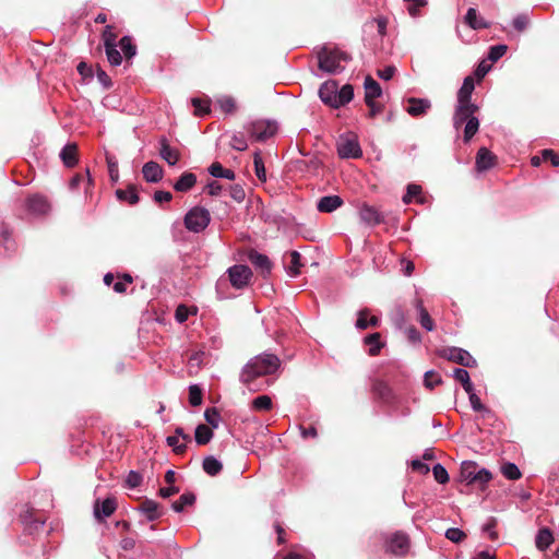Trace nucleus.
<instances>
[{
    "mask_svg": "<svg viewBox=\"0 0 559 559\" xmlns=\"http://www.w3.org/2000/svg\"><path fill=\"white\" fill-rule=\"evenodd\" d=\"M197 183V176L193 173L185 171L175 182L174 189L178 192H187Z\"/></svg>",
    "mask_w": 559,
    "mask_h": 559,
    "instance_id": "nucleus-29",
    "label": "nucleus"
},
{
    "mask_svg": "<svg viewBox=\"0 0 559 559\" xmlns=\"http://www.w3.org/2000/svg\"><path fill=\"white\" fill-rule=\"evenodd\" d=\"M337 87L336 81L330 80L324 82L319 88L320 99L332 108H336Z\"/></svg>",
    "mask_w": 559,
    "mask_h": 559,
    "instance_id": "nucleus-14",
    "label": "nucleus"
},
{
    "mask_svg": "<svg viewBox=\"0 0 559 559\" xmlns=\"http://www.w3.org/2000/svg\"><path fill=\"white\" fill-rule=\"evenodd\" d=\"M497 164V156L491 153L487 147H480L476 155V168L478 171H486L495 167Z\"/></svg>",
    "mask_w": 559,
    "mask_h": 559,
    "instance_id": "nucleus-15",
    "label": "nucleus"
},
{
    "mask_svg": "<svg viewBox=\"0 0 559 559\" xmlns=\"http://www.w3.org/2000/svg\"><path fill=\"white\" fill-rule=\"evenodd\" d=\"M369 108L368 117L373 119L377 115L383 111V105L377 103L376 100H371L366 103Z\"/></svg>",
    "mask_w": 559,
    "mask_h": 559,
    "instance_id": "nucleus-63",
    "label": "nucleus"
},
{
    "mask_svg": "<svg viewBox=\"0 0 559 559\" xmlns=\"http://www.w3.org/2000/svg\"><path fill=\"white\" fill-rule=\"evenodd\" d=\"M281 365L276 355L262 354L250 359L243 367L240 381L251 390V383L259 377L273 374Z\"/></svg>",
    "mask_w": 559,
    "mask_h": 559,
    "instance_id": "nucleus-1",
    "label": "nucleus"
},
{
    "mask_svg": "<svg viewBox=\"0 0 559 559\" xmlns=\"http://www.w3.org/2000/svg\"><path fill=\"white\" fill-rule=\"evenodd\" d=\"M508 47L506 45H496L490 47L488 59L496 62L498 61L506 52Z\"/></svg>",
    "mask_w": 559,
    "mask_h": 559,
    "instance_id": "nucleus-55",
    "label": "nucleus"
},
{
    "mask_svg": "<svg viewBox=\"0 0 559 559\" xmlns=\"http://www.w3.org/2000/svg\"><path fill=\"white\" fill-rule=\"evenodd\" d=\"M337 153L342 158H358L362 152L357 141L345 140L337 145Z\"/></svg>",
    "mask_w": 559,
    "mask_h": 559,
    "instance_id": "nucleus-18",
    "label": "nucleus"
},
{
    "mask_svg": "<svg viewBox=\"0 0 559 559\" xmlns=\"http://www.w3.org/2000/svg\"><path fill=\"white\" fill-rule=\"evenodd\" d=\"M414 306L418 311V321L420 325L427 330V331H433L435 330V322L430 314L428 313L427 309L423 305L421 299H415Z\"/></svg>",
    "mask_w": 559,
    "mask_h": 559,
    "instance_id": "nucleus-28",
    "label": "nucleus"
},
{
    "mask_svg": "<svg viewBox=\"0 0 559 559\" xmlns=\"http://www.w3.org/2000/svg\"><path fill=\"white\" fill-rule=\"evenodd\" d=\"M106 56L111 66H119L122 62L121 53L117 50V46L105 47Z\"/></svg>",
    "mask_w": 559,
    "mask_h": 559,
    "instance_id": "nucleus-50",
    "label": "nucleus"
},
{
    "mask_svg": "<svg viewBox=\"0 0 559 559\" xmlns=\"http://www.w3.org/2000/svg\"><path fill=\"white\" fill-rule=\"evenodd\" d=\"M364 343L369 346L368 354L370 356L379 355L380 350L384 347V343L381 342V334L379 332L367 335L364 338Z\"/></svg>",
    "mask_w": 559,
    "mask_h": 559,
    "instance_id": "nucleus-31",
    "label": "nucleus"
},
{
    "mask_svg": "<svg viewBox=\"0 0 559 559\" xmlns=\"http://www.w3.org/2000/svg\"><path fill=\"white\" fill-rule=\"evenodd\" d=\"M104 46H117L116 40L118 37V33L115 31V26L107 25L102 34Z\"/></svg>",
    "mask_w": 559,
    "mask_h": 559,
    "instance_id": "nucleus-45",
    "label": "nucleus"
},
{
    "mask_svg": "<svg viewBox=\"0 0 559 559\" xmlns=\"http://www.w3.org/2000/svg\"><path fill=\"white\" fill-rule=\"evenodd\" d=\"M408 106L406 108L407 114L413 117H419L425 115L428 109L431 108L430 100L426 98L411 97L407 99Z\"/></svg>",
    "mask_w": 559,
    "mask_h": 559,
    "instance_id": "nucleus-20",
    "label": "nucleus"
},
{
    "mask_svg": "<svg viewBox=\"0 0 559 559\" xmlns=\"http://www.w3.org/2000/svg\"><path fill=\"white\" fill-rule=\"evenodd\" d=\"M465 23L473 29L488 28L489 24L477 14V10L469 8L465 15Z\"/></svg>",
    "mask_w": 559,
    "mask_h": 559,
    "instance_id": "nucleus-30",
    "label": "nucleus"
},
{
    "mask_svg": "<svg viewBox=\"0 0 559 559\" xmlns=\"http://www.w3.org/2000/svg\"><path fill=\"white\" fill-rule=\"evenodd\" d=\"M277 130L276 123L269 120H257L250 123L248 132L257 141H265Z\"/></svg>",
    "mask_w": 559,
    "mask_h": 559,
    "instance_id": "nucleus-8",
    "label": "nucleus"
},
{
    "mask_svg": "<svg viewBox=\"0 0 559 559\" xmlns=\"http://www.w3.org/2000/svg\"><path fill=\"white\" fill-rule=\"evenodd\" d=\"M204 418L211 428H217L219 423V412L216 407H209L204 412Z\"/></svg>",
    "mask_w": 559,
    "mask_h": 559,
    "instance_id": "nucleus-47",
    "label": "nucleus"
},
{
    "mask_svg": "<svg viewBox=\"0 0 559 559\" xmlns=\"http://www.w3.org/2000/svg\"><path fill=\"white\" fill-rule=\"evenodd\" d=\"M371 391L377 399L385 404H393L396 400L392 388L381 379H374L372 381Z\"/></svg>",
    "mask_w": 559,
    "mask_h": 559,
    "instance_id": "nucleus-12",
    "label": "nucleus"
},
{
    "mask_svg": "<svg viewBox=\"0 0 559 559\" xmlns=\"http://www.w3.org/2000/svg\"><path fill=\"white\" fill-rule=\"evenodd\" d=\"M60 158L68 168L74 167L79 162V147L76 143H68L60 152Z\"/></svg>",
    "mask_w": 559,
    "mask_h": 559,
    "instance_id": "nucleus-21",
    "label": "nucleus"
},
{
    "mask_svg": "<svg viewBox=\"0 0 559 559\" xmlns=\"http://www.w3.org/2000/svg\"><path fill=\"white\" fill-rule=\"evenodd\" d=\"M210 103L209 98H198L194 97L191 99V104L194 107L195 116H204L210 112Z\"/></svg>",
    "mask_w": 559,
    "mask_h": 559,
    "instance_id": "nucleus-43",
    "label": "nucleus"
},
{
    "mask_svg": "<svg viewBox=\"0 0 559 559\" xmlns=\"http://www.w3.org/2000/svg\"><path fill=\"white\" fill-rule=\"evenodd\" d=\"M26 210L32 215L40 216L48 214L51 205L46 197L33 194L26 199Z\"/></svg>",
    "mask_w": 559,
    "mask_h": 559,
    "instance_id": "nucleus-11",
    "label": "nucleus"
},
{
    "mask_svg": "<svg viewBox=\"0 0 559 559\" xmlns=\"http://www.w3.org/2000/svg\"><path fill=\"white\" fill-rule=\"evenodd\" d=\"M119 46L127 59L129 61L136 55V46L133 44L132 38L130 36H123L119 40Z\"/></svg>",
    "mask_w": 559,
    "mask_h": 559,
    "instance_id": "nucleus-38",
    "label": "nucleus"
},
{
    "mask_svg": "<svg viewBox=\"0 0 559 559\" xmlns=\"http://www.w3.org/2000/svg\"><path fill=\"white\" fill-rule=\"evenodd\" d=\"M140 510L146 515L148 521H155L163 515L159 503L151 499H145L141 503Z\"/></svg>",
    "mask_w": 559,
    "mask_h": 559,
    "instance_id": "nucleus-26",
    "label": "nucleus"
},
{
    "mask_svg": "<svg viewBox=\"0 0 559 559\" xmlns=\"http://www.w3.org/2000/svg\"><path fill=\"white\" fill-rule=\"evenodd\" d=\"M290 255V265H289V274L293 277H296L300 274V267L302 266L300 260L301 255L298 251H292Z\"/></svg>",
    "mask_w": 559,
    "mask_h": 559,
    "instance_id": "nucleus-46",
    "label": "nucleus"
},
{
    "mask_svg": "<svg viewBox=\"0 0 559 559\" xmlns=\"http://www.w3.org/2000/svg\"><path fill=\"white\" fill-rule=\"evenodd\" d=\"M195 502V496L192 492H186L173 503V509L176 512H181L188 506H192Z\"/></svg>",
    "mask_w": 559,
    "mask_h": 559,
    "instance_id": "nucleus-42",
    "label": "nucleus"
},
{
    "mask_svg": "<svg viewBox=\"0 0 559 559\" xmlns=\"http://www.w3.org/2000/svg\"><path fill=\"white\" fill-rule=\"evenodd\" d=\"M143 177L147 182H158L163 179L164 170L156 162H147L142 168Z\"/></svg>",
    "mask_w": 559,
    "mask_h": 559,
    "instance_id": "nucleus-22",
    "label": "nucleus"
},
{
    "mask_svg": "<svg viewBox=\"0 0 559 559\" xmlns=\"http://www.w3.org/2000/svg\"><path fill=\"white\" fill-rule=\"evenodd\" d=\"M253 165H254V173L258 179L262 182L266 181V170L264 167V162L261 156V152L257 151L253 154Z\"/></svg>",
    "mask_w": 559,
    "mask_h": 559,
    "instance_id": "nucleus-40",
    "label": "nucleus"
},
{
    "mask_svg": "<svg viewBox=\"0 0 559 559\" xmlns=\"http://www.w3.org/2000/svg\"><path fill=\"white\" fill-rule=\"evenodd\" d=\"M229 193H230V197L236 202H239V203L242 202L245 197H246V192H245L243 188L240 185L230 186L229 187Z\"/></svg>",
    "mask_w": 559,
    "mask_h": 559,
    "instance_id": "nucleus-61",
    "label": "nucleus"
},
{
    "mask_svg": "<svg viewBox=\"0 0 559 559\" xmlns=\"http://www.w3.org/2000/svg\"><path fill=\"white\" fill-rule=\"evenodd\" d=\"M475 90L474 78L468 75L464 79L461 88L457 92V103L474 104L472 102V94Z\"/></svg>",
    "mask_w": 559,
    "mask_h": 559,
    "instance_id": "nucleus-23",
    "label": "nucleus"
},
{
    "mask_svg": "<svg viewBox=\"0 0 559 559\" xmlns=\"http://www.w3.org/2000/svg\"><path fill=\"white\" fill-rule=\"evenodd\" d=\"M370 310L368 308L361 309L358 312V318L356 321V328L359 330H366L368 328H377L380 324V320L376 316H371L369 319Z\"/></svg>",
    "mask_w": 559,
    "mask_h": 559,
    "instance_id": "nucleus-27",
    "label": "nucleus"
},
{
    "mask_svg": "<svg viewBox=\"0 0 559 559\" xmlns=\"http://www.w3.org/2000/svg\"><path fill=\"white\" fill-rule=\"evenodd\" d=\"M203 471L210 476L218 475L223 469V464L214 456H206L202 463Z\"/></svg>",
    "mask_w": 559,
    "mask_h": 559,
    "instance_id": "nucleus-36",
    "label": "nucleus"
},
{
    "mask_svg": "<svg viewBox=\"0 0 559 559\" xmlns=\"http://www.w3.org/2000/svg\"><path fill=\"white\" fill-rule=\"evenodd\" d=\"M141 483H142V476L140 473H138L135 471L129 472L127 479H126V484L129 488H136L141 485Z\"/></svg>",
    "mask_w": 559,
    "mask_h": 559,
    "instance_id": "nucleus-60",
    "label": "nucleus"
},
{
    "mask_svg": "<svg viewBox=\"0 0 559 559\" xmlns=\"http://www.w3.org/2000/svg\"><path fill=\"white\" fill-rule=\"evenodd\" d=\"M159 156L168 165L174 166L180 159V152L177 148L171 147L168 143V140L163 136L159 140Z\"/></svg>",
    "mask_w": 559,
    "mask_h": 559,
    "instance_id": "nucleus-17",
    "label": "nucleus"
},
{
    "mask_svg": "<svg viewBox=\"0 0 559 559\" xmlns=\"http://www.w3.org/2000/svg\"><path fill=\"white\" fill-rule=\"evenodd\" d=\"M501 473L503 474V476L506 478L511 479V480L520 479L521 476H522L521 471L513 463H506V464H503L502 467H501Z\"/></svg>",
    "mask_w": 559,
    "mask_h": 559,
    "instance_id": "nucleus-44",
    "label": "nucleus"
},
{
    "mask_svg": "<svg viewBox=\"0 0 559 559\" xmlns=\"http://www.w3.org/2000/svg\"><path fill=\"white\" fill-rule=\"evenodd\" d=\"M189 308L185 305H179L175 312V318L178 322L182 323L185 322L189 317Z\"/></svg>",
    "mask_w": 559,
    "mask_h": 559,
    "instance_id": "nucleus-64",
    "label": "nucleus"
},
{
    "mask_svg": "<svg viewBox=\"0 0 559 559\" xmlns=\"http://www.w3.org/2000/svg\"><path fill=\"white\" fill-rule=\"evenodd\" d=\"M221 109L226 114H233L236 110V102L230 96H223L217 100Z\"/></svg>",
    "mask_w": 559,
    "mask_h": 559,
    "instance_id": "nucleus-51",
    "label": "nucleus"
},
{
    "mask_svg": "<svg viewBox=\"0 0 559 559\" xmlns=\"http://www.w3.org/2000/svg\"><path fill=\"white\" fill-rule=\"evenodd\" d=\"M478 109L476 104L457 103L455 106L452 118L453 127L455 130H459L465 123L463 133L464 143H468L478 132L479 120L475 116Z\"/></svg>",
    "mask_w": 559,
    "mask_h": 559,
    "instance_id": "nucleus-2",
    "label": "nucleus"
},
{
    "mask_svg": "<svg viewBox=\"0 0 559 559\" xmlns=\"http://www.w3.org/2000/svg\"><path fill=\"white\" fill-rule=\"evenodd\" d=\"M492 475L486 468L479 466L473 461H464L460 468V481L466 487L473 486L484 490L486 485L491 480Z\"/></svg>",
    "mask_w": 559,
    "mask_h": 559,
    "instance_id": "nucleus-3",
    "label": "nucleus"
},
{
    "mask_svg": "<svg viewBox=\"0 0 559 559\" xmlns=\"http://www.w3.org/2000/svg\"><path fill=\"white\" fill-rule=\"evenodd\" d=\"M360 219L370 226H376L384 222V216L372 205L364 203L359 209Z\"/></svg>",
    "mask_w": 559,
    "mask_h": 559,
    "instance_id": "nucleus-13",
    "label": "nucleus"
},
{
    "mask_svg": "<svg viewBox=\"0 0 559 559\" xmlns=\"http://www.w3.org/2000/svg\"><path fill=\"white\" fill-rule=\"evenodd\" d=\"M213 438V430L204 424H200L195 428L194 439L199 445L207 444Z\"/></svg>",
    "mask_w": 559,
    "mask_h": 559,
    "instance_id": "nucleus-34",
    "label": "nucleus"
},
{
    "mask_svg": "<svg viewBox=\"0 0 559 559\" xmlns=\"http://www.w3.org/2000/svg\"><path fill=\"white\" fill-rule=\"evenodd\" d=\"M445 537L453 543H460L466 537V534L460 528L451 527L447 530Z\"/></svg>",
    "mask_w": 559,
    "mask_h": 559,
    "instance_id": "nucleus-56",
    "label": "nucleus"
},
{
    "mask_svg": "<svg viewBox=\"0 0 559 559\" xmlns=\"http://www.w3.org/2000/svg\"><path fill=\"white\" fill-rule=\"evenodd\" d=\"M166 441L176 454H183L187 450V445L185 443H179V438L177 436H169Z\"/></svg>",
    "mask_w": 559,
    "mask_h": 559,
    "instance_id": "nucleus-54",
    "label": "nucleus"
},
{
    "mask_svg": "<svg viewBox=\"0 0 559 559\" xmlns=\"http://www.w3.org/2000/svg\"><path fill=\"white\" fill-rule=\"evenodd\" d=\"M117 509V502L115 498H106L103 502L97 500L94 506V515L98 521L103 518L110 516Z\"/></svg>",
    "mask_w": 559,
    "mask_h": 559,
    "instance_id": "nucleus-19",
    "label": "nucleus"
},
{
    "mask_svg": "<svg viewBox=\"0 0 559 559\" xmlns=\"http://www.w3.org/2000/svg\"><path fill=\"white\" fill-rule=\"evenodd\" d=\"M409 548V536L403 532H395L385 540V551L397 557H404L407 555Z\"/></svg>",
    "mask_w": 559,
    "mask_h": 559,
    "instance_id": "nucleus-6",
    "label": "nucleus"
},
{
    "mask_svg": "<svg viewBox=\"0 0 559 559\" xmlns=\"http://www.w3.org/2000/svg\"><path fill=\"white\" fill-rule=\"evenodd\" d=\"M354 97V87L350 84H345L336 95V108L349 103Z\"/></svg>",
    "mask_w": 559,
    "mask_h": 559,
    "instance_id": "nucleus-37",
    "label": "nucleus"
},
{
    "mask_svg": "<svg viewBox=\"0 0 559 559\" xmlns=\"http://www.w3.org/2000/svg\"><path fill=\"white\" fill-rule=\"evenodd\" d=\"M454 378L459 381L466 393H471L473 391V384L471 382L469 373L465 369L456 368L454 369Z\"/></svg>",
    "mask_w": 559,
    "mask_h": 559,
    "instance_id": "nucleus-39",
    "label": "nucleus"
},
{
    "mask_svg": "<svg viewBox=\"0 0 559 559\" xmlns=\"http://www.w3.org/2000/svg\"><path fill=\"white\" fill-rule=\"evenodd\" d=\"M20 521L29 534L37 532L45 524V518L31 507L21 513Z\"/></svg>",
    "mask_w": 559,
    "mask_h": 559,
    "instance_id": "nucleus-10",
    "label": "nucleus"
},
{
    "mask_svg": "<svg viewBox=\"0 0 559 559\" xmlns=\"http://www.w3.org/2000/svg\"><path fill=\"white\" fill-rule=\"evenodd\" d=\"M228 276L231 285L235 288L241 289L248 285L252 277V272L249 266L237 264L228 269Z\"/></svg>",
    "mask_w": 559,
    "mask_h": 559,
    "instance_id": "nucleus-9",
    "label": "nucleus"
},
{
    "mask_svg": "<svg viewBox=\"0 0 559 559\" xmlns=\"http://www.w3.org/2000/svg\"><path fill=\"white\" fill-rule=\"evenodd\" d=\"M543 160H549L552 166H559V154L551 148H545L540 152Z\"/></svg>",
    "mask_w": 559,
    "mask_h": 559,
    "instance_id": "nucleus-58",
    "label": "nucleus"
},
{
    "mask_svg": "<svg viewBox=\"0 0 559 559\" xmlns=\"http://www.w3.org/2000/svg\"><path fill=\"white\" fill-rule=\"evenodd\" d=\"M211 222V215L210 212L201 206H194L192 207L186 215H185V226L189 231L192 233H201L203 231Z\"/></svg>",
    "mask_w": 559,
    "mask_h": 559,
    "instance_id": "nucleus-5",
    "label": "nucleus"
},
{
    "mask_svg": "<svg viewBox=\"0 0 559 559\" xmlns=\"http://www.w3.org/2000/svg\"><path fill=\"white\" fill-rule=\"evenodd\" d=\"M251 406L258 412L271 411L273 407L272 399L269 395H259L252 401Z\"/></svg>",
    "mask_w": 559,
    "mask_h": 559,
    "instance_id": "nucleus-41",
    "label": "nucleus"
},
{
    "mask_svg": "<svg viewBox=\"0 0 559 559\" xmlns=\"http://www.w3.org/2000/svg\"><path fill=\"white\" fill-rule=\"evenodd\" d=\"M467 394L469 395V402L475 412H489V409L483 405L480 399L474 393V390Z\"/></svg>",
    "mask_w": 559,
    "mask_h": 559,
    "instance_id": "nucleus-62",
    "label": "nucleus"
},
{
    "mask_svg": "<svg viewBox=\"0 0 559 559\" xmlns=\"http://www.w3.org/2000/svg\"><path fill=\"white\" fill-rule=\"evenodd\" d=\"M442 379L439 373L430 370L425 373L424 383L428 389H433L436 385L440 384Z\"/></svg>",
    "mask_w": 559,
    "mask_h": 559,
    "instance_id": "nucleus-52",
    "label": "nucleus"
},
{
    "mask_svg": "<svg viewBox=\"0 0 559 559\" xmlns=\"http://www.w3.org/2000/svg\"><path fill=\"white\" fill-rule=\"evenodd\" d=\"M497 526V520L490 518L489 521L484 525L483 531L486 532L491 540L498 539V533L495 530Z\"/></svg>",
    "mask_w": 559,
    "mask_h": 559,
    "instance_id": "nucleus-59",
    "label": "nucleus"
},
{
    "mask_svg": "<svg viewBox=\"0 0 559 559\" xmlns=\"http://www.w3.org/2000/svg\"><path fill=\"white\" fill-rule=\"evenodd\" d=\"M437 355L441 358L462 365L464 367L472 368L476 366V360L472 357V355L462 348L443 347L437 350Z\"/></svg>",
    "mask_w": 559,
    "mask_h": 559,
    "instance_id": "nucleus-7",
    "label": "nucleus"
},
{
    "mask_svg": "<svg viewBox=\"0 0 559 559\" xmlns=\"http://www.w3.org/2000/svg\"><path fill=\"white\" fill-rule=\"evenodd\" d=\"M106 162L110 180L117 182L119 180L118 162L114 155L106 154Z\"/></svg>",
    "mask_w": 559,
    "mask_h": 559,
    "instance_id": "nucleus-48",
    "label": "nucleus"
},
{
    "mask_svg": "<svg viewBox=\"0 0 559 559\" xmlns=\"http://www.w3.org/2000/svg\"><path fill=\"white\" fill-rule=\"evenodd\" d=\"M209 173L215 178L235 179V173L231 169L224 168L221 163L214 162L209 167Z\"/></svg>",
    "mask_w": 559,
    "mask_h": 559,
    "instance_id": "nucleus-35",
    "label": "nucleus"
},
{
    "mask_svg": "<svg viewBox=\"0 0 559 559\" xmlns=\"http://www.w3.org/2000/svg\"><path fill=\"white\" fill-rule=\"evenodd\" d=\"M248 260L257 270L260 271L263 276H266L271 273L272 262L265 254H262L255 250H250L248 253Z\"/></svg>",
    "mask_w": 559,
    "mask_h": 559,
    "instance_id": "nucleus-16",
    "label": "nucleus"
},
{
    "mask_svg": "<svg viewBox=\"0 0 559 559\" xmlns=\"http://www.w3.org/2000/svg\"><path fill=\"white\" fill-rule=\"evenodd\" d=\"M116 197L119 201L128 202L130 205L136 204L140 200L134 185H129L127 190H116Z\"/></svg>",
    "mask_w": 559,
    "mask_h": 559,
    "instance_id": "nucleus-32",
    "label": "nucleus"
},
{
    "mask_svg": "<svg viewBox=\"0 0 559 559\" xmlns=\"http://www.w3.org/2000/svg\"><path fill=\"white\" fill-rule=\"evenodd\" d=\"M554 543V536L549 528L543 527L538 531L535 544L539 550H546Z\"/></svg>",
    "mask_w": 559,
    "mask_h": 559,
    "instance_id": "nucleus-33",
    "label": "nucleus"
},
{
    "mask_svg": "<svg viewBox=\"0 0 559 559\" xmlns=\"http://www.w3.org/2000/svg\"><path fill=\"white\" fill-rule=\"evenodd\" d=\"M433 477L439 484H447L449 481V474L447 469L441 465L437 464L432 468Z\"/></svg>",
    "mask_w": 559,
    "mask_h": 559,
    "instance_id": "nucleus-53",
    "label": "nucleus"
},
{
    "mask_svg": "<svg viewBox=\"0 0 559 559\" xmlns=\"http://www.w3.org/2000/svg\"><path fill=\"white\" fill-rule=\"evenodd\" d=\"M202 390L199 385L192 384L189 386V402L192 406H199L202 403Z\"/></svg>",
    "mask_w": 559,
    "mask_h": 559,
    "instance_id": "nucleus-49",
    "label": "nucleus"
},
{
    "mask_svg": "<svg viewBox=\"0 0 559 559\" xmlns=\"http://www.w3.org/2000/svg\"><path fill=\"white\" fill-rule=\"evenodd\" d=\"M343 204V200L341 197L338 195H326V197H322L318 204H317V209L319 212H322V213H331L333 211H335L336 209H338L340 206H342Z\"/></svg>",
    "mask_w": 559,
    "mask_h": 559,
    "instance_id": "nucleus-24",
    "label": "nucleus"
},
{
    "mask_svg": "<svg viewBox=\"0 0 559 559\" xmlns=\"http://www.w3.org/2000/svg\"><path fill=\"white\" fill-rule=\"evenodd\" d=\"M350 56L340 49H330L323 47L318 52L319 69L328 73L341 72L344 67L342 62H348Z\"/></svg>",
    "mask_w": 559,
    "mask_h": 559,
    "instance_id": "nucleus-4",
    "label": "nucleus"
},
{
    "mask_svg": "<svg viewBox=\"0 0 559 559\" xmlns=\"http://www.w3.org/2000/svg\"><path fill=\"white\" fill-rule=\"evenodd\" d=\"M530 24V19L526 14H519L513 20V27L519 32H524Z\"/></svg>",
    "mask_w": 559,
    "mask_h": 559,
    "instance_id": "nucleus-57",
    "label": "nucleus"
},
{
    "mask_svg": "<svg viewBox=\"0 0 559 559\" xmlns=\"http://www.w3.org/2000/svg\"><path fill=\"white\" fill-rule=\"evenodd\" d=\"M365 103H369L371 100H376V98L382 95V88L380 84L373 80L370 75H367L365 79Z\"/></svg>",
    "mask_w": 559,
    "mask_h": 559,
    "instance_id": "nucleus-25",
    "label": "nucleus"
}]
</instances>
